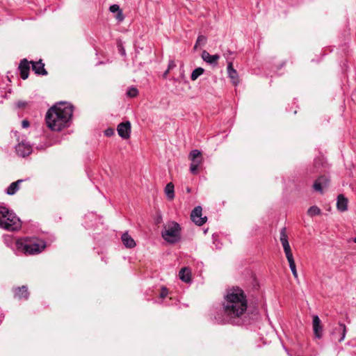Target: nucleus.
I'll return each mask as SVG.
<instances>
[{
  "mask_svg": "<svg viewBox=\"0 0 356 356\" xmlns=\"http://www.w3.org/2000/svg\"><path fill=\"white\" fill-rule=\"evenodd\" d=\"M15 151L18 156L25 157L32 152V146L25 141H22L15 147Z\"/></svg>",
  "mask_w": 356,
  "mask_h": 356,
  "instance_id": "7",
  "label": "nucleus"
},
{
  "mask_svg": "<svg viewBox=\"0 0 356 356\" xmlns=\"http://www.w3.org/2000/svg\"><path fill=\"white\" fill-rule=\"evenodd\" d=\"M169 71H170V70H168L167 69V70L163 73V77H166V76H167V74H168Z\"/></svg>",
  "mask_w": 356,
  "mask_h": 356,
  "instance_id": "39",
  "label": "nucleus"
},
{
  "mask_svg": "<svg viewBox=\"0 0 356 356\" xmlns=\"http://www.w3.org/2000/svg\"><path fill=\"white\" fill-rule=\"evenodd\" d=\"M227 73L230 79L232 80L233 83L234 85H237L238 83V73L236 70L233 68V65L232 63H229L227 65Z\"/></svg>",
  "mask_w": 356,
  "mask_h": 356,
  "instance_id": "21",
  "label": "nucleus"
},
{
  "mask_svg": "<svg viewBox=\"0 0 356 356\" xmlns=\"http://www.w3.org/2000/svg\"><path fill=\"white\" fill-rule=\"evenodd\" d=\"M30 63L26 58L22 59L18 66L20 76L23 80L26 79L29 77L30 70Z\"/></svg>",
  "mask_w": 356,
  "mask_h": 356,
  "instance_id": "12",
  "label": "nucleus"
},
{
  "mask_svg": "<svg viewBox=\"0 0 356 356\" xmlns=\"http://www.w3.org/2000/svg\"><path fill=\"white\" fill-rule=\"evenodd\" d=\"M138 90L134 87L129 88L127 91V95L130 97H135L137 96Z\"/></svg>",
  "mask_w": 356,
  "mask_h": 356,
  "instance_id": "27",
  "label": "nucleus"
},
{
  "mask_svg": "<svg viewBox=\"0 0 356 356\" xmlns=\"http://www.w3.org/2000/svg\"><path fill=\"white\" fill-rule=\"evenodd\" d=\"M165 193L169 200H172L175 197L174 185L172 183H168L165 188Z\"/></svg>",
  "mask_w": 356,
  "mask_h": 356,
  "instance_id": "23",
  "label": "nucleus"
},
{
  "mask_svg": "<svg viewBox=\"0 0 356 356\" xmlns=\"http://www.w3.org/2000/svg\"><path fill=\"white\" fill-rule=\"evenodd\" d=\"M198 166L191 164L190 171L193 175H197L198 173Z\"/></svg>",
  "mask_w": 356,
  "mask_h": 356,
  "instance_id": "30",
  "label": "nucleus"
},
{
  "mask_svg": "<svg viewBox=\"0 0 356 356\" xmlns=\"http://www.w3.org/2000/svg\"><path fill=\"white\" fill-rule=\"evenodd\" d=\"M204 72L202 67L195 68L191 73V79L192 81H195L200 76H201Z\"/></svg>",
  "mask_w": 356,
  "mask_h": 356,
  "instance_id": "25",
  "label": "nucleus"
},
{
  "mask_svg": "<svg viewBox=\"0 0 356 356\" xmlns=\"http://www.w3.org/2000/svg\"><path fill=\"white\" fill-rule=\"evenodd\" d=\"M179 277L181 280L186 283H189L191 282V272L188 268L184 267L182 268L179 273Z\"/></svg>",
  "mask_w": 356,
  "mask_h": 356,
  "instance_id": "19",
  "label": "nucleus"
},
{
  "mask_svg": "<svg viewBox=\"0 0 356 356\" xmlns=\"http://www.w3.org/2000/svg\"><path fill=\"white\" fill-rule=\"evenodd\" d=\"M73 113V106L70 103L58 102L47 112L45 120L52 131H60L68 126Z\"/></svg>",
  "mask_w": 356,
  "mask_h": 356,
  "instance_id": "2",
  "label": "nucleus"
},
{
  "mask_svg": "<svg viewBox=\"0 0 356 356\" xmlns=\"http://www.w3.org/2000/svg\"><path fill=\"white\" fill-rule=\"evenodd\" d=\"M190 160L191 161L192 165H195L200 167L203 162V157L202 153L198 149L192 150L188 156Z\"/></svg>",
  "mask_w": 356,
  "mask_h": 356,
  "instance_id": "13",
  "label": "nucleus"
},
{
  "mask_svg": "<svg viewBox=\"0 0 356 356\" xmlns=\"http://www.w3.org/2000/svg\"><path fill=\"white\" fill-rule=\"evenodd\" d=\"M201 57L204 61L212 65H216L220 56L218 54L211 55L207 51L203 50L202 52Z\"/></svg>",
  "mask_w": 356,
  "mask_h": 356,
  "instance_id": "15",
  "label": "nucleus"
},
{
  "mask_svg": "<svg viewBox=\"0 0 356 356\" xmlns=\"http://www.w3.org/2000/svg\"><path fill=\"white\" fill-rule=\"evenodd\" d=\"M312 325L315 337L318 339H321L322 337L323 327L318 316L315 315L313 316Z\"/></svg>",
  "mask_w": 356,
  "mask_h": 356,
  "instance_id": "14",
  "label": "nucleus"
},
{
  "mask_svg": "<svg viewBox=\"0 0 356 356\" xmlns=\"http://www.w3.org/2000/svg\"><path fill=\"white\" fill-rule=\"evenodd\" d=\"M29 125V122L27 120H24L22 122V126L23 128H28Z\"/></svg>",
  "mask_w": 356,
  "mask_h": 356,
  "instance_id": "36",
  "label": "nucleus"
},
{
  "mask_svg": "<svg viewBox=\"0 0 356 356\" xmlns=\"http://www.w3.org/2000/svg\"><path fill=\"white\" fill-rule=\"evenodd\" d=\"M222 308L224 317L218 320L220 323L241 325L248 308V300L243 291L238 287L228 290Z\"/></svg>",
  "mask_w": 356,
  "mask_h": 356,
  "instance_id": "1",
  "label": "nucleus"
},
{
  "mask_svg": "<svg viewBox=\"0 0 356 356\" xmlns=\"http://www.w3.org/2000/svg\"><path fill=\"white\" fill-rule=\"evenodd\" d=\"M3 317H4L3 314L0 311V322L2 321Z\"/></svg>",
  "mask_w": 356,
  "mask_h": 356,
  "instance_id": "38",
  "label": "nucleus"
},
{
  "mask_svg": "<svg viewBox=\"0 0 356 356\" xmlns=\"http://www.w3.org/2000/svg\"><path fill=\"white\" fill-rule=\"evenodd\" d=\"M104 134L106 136H111L114 134V130L111 128H108L105 130Z\"/></svg>",
  "mask_w": 356,
  "mask_h": 356,
  "instance_id": "34",
  "label": "nucleus"
},
{
  "mask_svg": "<svg viewBox=\"0 0 356 356\" xmlns=\"http://www.w3.org/2000/svg\"><path fill=\"white\" fill-rule=\"evenodd\" d=\"M109 10L111 13H118L121 10H120V6L118 5L113 4V5L110 6Z\"/></svg>",
  "mask_w": 356,
  "mask_h": 356,
  "instance_id": "29",
  "label": "nucleus"
},
{
  "mask_svg": "<svg viewBox=\"0 0 356 356\" xmlns=\"http://www.w3.org/2000/svg\"><path fill=\"white\" fill-rule=\"evenodd\" d=\"M287 260H288V262L289 264V267H290V269L293 273V275L294 276L295 278H298V273H297V270H296V264H295V261L293 259V257H289L288 258H286Z\"/></svg>",
  "mask_w": 356,
  "mask_h": 356,
  "instance_id": "24",
  "label": "nucleus"
},
{
  "mask_svg": "<svg viewBox=\"0 0 356 356\" xmlns=\"http://www.w3.org/2000/svg\"><path fill=\"white\" fill-rule=\"evenodd\" d=\"M176 66L175 63L173 60H170L168 63V70H170Z\"/></svg>",
  "mask_w": 356,
  "mask_h": 356,
  "instance_id": "37",
  "label": "nucleus"
},
{
  "mask_svg": "<svg viewBox=\"0 0 356 356\" xmlns=\"http://www.w3.org/2000/svg\"><path fill=\"white\" fill-rule=\"evenodd\" d=\"M15 244L18 251L28 254L40 253L46 247L45 241L38 238L18 239Z\"/></svg>",
  "mask_w": 356,
  "mask_h": 356,
  "instance_id": "3",
  "label": "nucleus"
},
{
  "mask_svg": "<svg viewBox=\"0 0 356 356\" xmlns=\"http://www.w3.org/2000/svg\"><path fill=\"white\" fill-rule=\"evenodd\" d=\"M23 179H18L10 184L6 189V193L10 195H14L19 188V184L23 182Z\"/></svg>",
  "mask_w": 356,
  "mask_h": 356,
  "instance_id": "22",
  "label": "nucleus"
},
{
  "mask_svg": "<svg viewBox=\"0 0 356 356\" xmlns=\"http://www.w3.org/2000/svg\"><path fill=\"white\" fill-rule=\"evenodd\" d=\"M14 296L18 299L27 300L29 296V292L26 286L17 287L13 289Z\"/></svg>",
  "mask_w": 356,
  "mask_h": 356,
  "instance_id": "17",
  "label": "nucleus"
},
{
  "mask_svg": "<svg viewBox=\"0 0 356 356\" xmlns=\"http://www.w3.org/2000/svg\"><path fill=\"white\" fill-rule=\"evenodd\" d=\"M202 207L197 206L194 208L191 214V220L197 225L201 226L205 223L207 217H202Z\"/></svg>",
  "mask_w": 356,
  "mask_h": 356,
  "instance_id": "8",
  "label": "nucleus"
},
{
  "mask_svg": "<svg viewBox=\"0 0 356 356\" xmlns=\"http://www.w3.org/2000/svg\"><path fill=\"white\" fill-rule=\"evenodd\" d=\"M321 209L316 206H312L309 207L307 211V214L310 216H314L321 214Z\"/></svg>",
  "mask_w": 356,
  "mask_h": 356,
  "instance_id": "26",
  "label": "nucleus"
},
{
  "mask_svg": "<svg viewBox=\"0 0 356 356\" xmlns=\"http://www.w3.org/2000/svg\"><path fill=\"white\" fill-rule=\"evenodd\" d=\"M27 105V102L24 101H18L16 103V106L19 108H24Z\"/></svg>",
  "mask_w": 356,
  "mask_h": 356,
  "instance_id": "32",
  "label": "nucleus"
},
{
  "mask_svg": "<svg viewBox=\"0 0 356 356\" xmlns=\"http://www.w3.org/2000/svg\"><path fill=\"white\" fill-rule=\"evenodd\" d=\"M199 46V44H197V42H195V45H194V50H196L197 49V47Z\"/></svg>",
  "mask_w": 356,
  "mask_h": 356,
  "instance_id": "40",
  "label": "nucleus"
},
{
  "mask_svg": "<svg viewBox=\"0 0 356 356\" xmlns=\"http://www.w3.org/2000/svg\"><path fill=\"white\" fill-rule=\"evenodd\" d=\"M119 136L124 138L127 139L130 137L131 134V123L129 121L121 122L118 124L117 128Z\"/></svg>",
  "mask_w": 356,
  "mask_h": 356,
  "instance_id": "10",
  "label": "nucleus"
},
{
  "mask_svg": "<svg viewBox=\"0 0 356 356\" xmlns=\"http://www.w3.org/2000/svg\"><path fill=\"white\" fill-rule=\"evenodd\" d=\"M163 238L170 243H177L181 238V227L174 221L168 222L161 233Z\"/></svg>",
  "mask_w": 356,
  "mask_h": 356,
  "instance_id": "5",
  "label": "nucleus"
},
{
  "mask_svg": "<svg viewBox=\"0 0 356 356\" xmlns=\"http://www.w3.org/2000/svg\"><path fill=\"white\" fill-rule=\"evenodd\" d=\"M347 332V328L345 324L339 323L338 326L335 327L331 331V335L334 338L337 339L339 342H341L344 340Z\"/></svg>",
  "mask_w": 356,
  "mask_h": 356,
  "instance_id": "6",
  "label": "nucleus"
},
{
  "mask_svg": "<svg viewBox=\"0 0 356 356\" xmlns=\"http://www.w3.org/2000/svg\"><path fill=\"white\" fill-rule=\"evenodd\" d=\"M121 238L123 244L128 248H133L136 245L134 240L127 232L124 233Z\"/></svg>",
  "mask_w": 356,
  "mask_h": 356,
  "instance_id": "20",
  "label": "nucleus"
},
{
  "mask_svg": "<svg viewBox=\"0 0 356 356\" xmlns=\"http://www.w3.org/2000/svg\"><path fill=\"white\" fill-rule=\"evenodd\" d=\"M31 63L32 65V70L35 74L43 76L47 74V71L44 68V63L42 60L37 62L31 61Z\"/></svg>",
  "mask_w": 356,
  "mask_h": 356,
  "instance_id": "16",
  "label": "nucleus"
},
{
  "mask_svg": "<svg viewBox=\"0 0 356 356\" xmlns=\"http://www.w3.org/2000/svg\"><path fill=\"white\" fill-rule=\"evenodd\" d=\"M168 293V289L165 287H162L159 296L161 298H164L167 296Z\"/></svg>",
  "mask_w": 356,
  "mask_h": 356,
  "instance_id": "31",
  "label": "nucleus"
},
{
  "mask_svg": "<svg viewBox=\"0 0 356 356\" xmlns=\"http://www.w3.org/2000/svg\"><path fill=\"white\" fill-rule=\"evenodd\" d=\"M21 227L19 218L5 207H0V228L8 231H15Z\"/></svg>",
  "mask_w": 356,
  "mask_h": 356,
  "instance_id": "4",
  "label": "nucleus"
},
{
  "mask_svg": "<svg viewBox=\"0 0 356 356\" xmlns=\"http://www.w3.org/2000/svg\"><path fill=\"white\" fill-rule=\"evenodd\" d=\"M348 199L343 195H339L337 201V208L341 212H344L348 209Z\"/></svg>",
  "mask_w": 356,
  "mask_h": 356,
  "instance_id": "18",
  "label": "nucleus"
},
{
  "mask_svg": "<svg viewBox=\"0 0 356 356\" xmlns=\"http://www.w3.org/2000/svg\"><path fill=\"white\" fill-rule=\"evenodd\" d=\"M353 241L356 243V237L353 239Z\"/></svg>",
  "mask_w": 356,
  "mask_h": 356,
  "instance_id": "41",
  "label": "nucleus"
},
{
  "mask_svg": "<svg viewBox=\"0 0 356 356\" xmlns=\"http://www.w3.org/2000/svg\"><path fill=\"white\" fill-rule=\"evenodd\" d=\"M330 179L327 176L319 177L314 183L313 188L315 191L323 193V188H327L329 185Z\"/></svg>",
  "mask_w": 356,
  "mask_h": 356,
  "instance_id": "11",
  "label": "nucleus"
},
{
  "mask_svg": "<svg viewBox=\"0 0 356 356\" xmlns=\"http://www.w3.org/2000/svg\"><path fill=\"white\" fill-rule=\"evenodd\" d=\"M118 49H119V51L120 53V54L122 56H125L126 55V53H125V49L123 47V46L121 44H119L118 45Z\"/></svg>",
  "mask_w": 356,
  "mask_h": 356,
  "instance_id": "35",
  "label": "nucleus"
},
{
  "mask_svg": "<svg viewBox=\"0 0 356 356\" xmlns=\"http://www.w3.org/2000/svg\"><path fill=\"white\" fill-rule=\"evenodd\" d=\"M196 42L199 44V46H204L207 42V38L204 35H199Z\"/></svg>",
  "mask_w": 356,
  "mask_h": 356,
  "instance_id": "28",
  "label": "nucleus"
},
{
  "mask_svg": "<svg viewBox=\"0 0 356 356\" xmlns=\"http://www.w3.org/2000/svg\"><path fill=\"white\" fill-rule=\"evenodd\" d=\"M281 243L283 246L284 251L285 252L286 258L289 257H292V252L291 250V247L288 241V237L286 232V228L283 227L280 231V237Z\"/></svg>",
  "mask_w": 356,
  "mask_h": 356,
  "instance_id": "9",
  "label": "nucleus"
},
{
  "mask_svg": "<svg viewBox=\"0 0 356 356\" xmlns=\"http://www.w3.org/2000/svg\"><path fill=\"white\" fill-rule=\"evenodd\" d=\"M115 17L119 22H122L124 20V17L122 10H120L118 13H117Z\"/></svg>",
  "mask_w": 356,
  "mask_h": 356,
  "instance_id": "33",
  "label": "nucleus"
}]
</instances>
